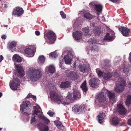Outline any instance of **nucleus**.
Segmentation results:
<instances>
[{
  "label": "nucleus",
  "mask_w": 131,
  "mask_h": 131,
  "mask_svg": "<svg viewBox=\"0 0 131 131\" xmlns=\"http://www.w3.org/2000/svg\"><path fill=\"white\" fill-rule=\"evenodd\" d=\"M106 91L107 95L109 97V98L110 99H114L115 97L114 93H112L107 90H106Z\"/></svg>",
  "instance_id": "33"
},
{
  "label": "nucleus",
  "mask_w": 131,
  "mask_h": 131,
  "mask_svg": "<svg viewBox=\"0 0 131 131\" xmlns=\"http://www.w3.org/2000/svg\"><path fill=\"white\" fill-rule=\"evenodd\" d=\"M66 97L67 98V99H69V100L71 101H72L74 100H75L74 99V98L73 95V96H72V95L71 94H69Z\"/></svg>",
  "instance_id": "40"
},
{
  "label": "nucleus",
  "mask_w": 131,
  "mask_h": 131,
  "mask_svg": "<svg viewBox=\"0 0 131 131\" xmlns=\"http://www.w3.org/2000/svg\"><path fill=\"white\" fill-rule=\"evenodd\" d=\"M35 34L37 36H39L40 35V32L39 31H36L35 32Z\"/></svg>",
  "instance_id": "50"
},
{
  "label": "nucleus",
  "mask_w": 131,
  "mask_h": 131,
  "mask_svg": "<svg viewBox=\"0 0 131 131\" xmlns=\"http://www.w3.org/2000/svg\"><path fill=\"white\" fill-rule=\"evenodd\" d=\"M72 34L73 37L77 41H79L82 38V32L81 31H77Z\"/></svg>",
  "instance_id": "14"
},
{
  "label": "nucleus",
  "mask_w": 131,
  "mask_h": 131,
  "mask_svg": "<svg viewBox=\"0 0 131 131\" xmlns=\"http://www.w3.org/2000/svg\"><path fill=\"white\" fill-rule=\"evenodd\" d=\"M61 68H62V65L61 64Z\"/></svg>",
  "instance_id": "64"
},
{
  "label": "nucleus",
  "mask_w": 131,
  "mask_h": 131,
  "mask_svg": "<svg viewBox=\"0 0 131 131\" xmlns=\"http://www.w3.org/2000/svg\"><path fill=\"white\" fill-rule=\"evenodd\" d=\"M70 82L68 81H66V88H68L70 86Z\"/></svg>",
  "instance_id": "46"
},
{
  "label": "nucleus",
  "mask_w": 131,
  "mask_h": 131,
  "mask_svg": "<svg viewBox=\"0 0 131 131\" xmlns=\"http://www.w3.org/2000/svg\"><path fill=\"white\" fill-rule=\"evenodd\" d=\"M121 119L117 117H113L110 121L111 124L114 126H117L119 124V122L121 121Z\"/></svg>",
  "instance_id": "15"
},
{
  "label": "nucleus",
  "mask_w": 131,
  "mask_h": 131,
  "mask_svg": "<svg viewBox=\"0 0 131 131\" xmlns=\"http://www.w3.org/2000/svg\"><path fill=\"white\" fill-rule=\"evenodd\" d=\"M89 83L90 87L96 88L100 83V80L96 78H92L89 81Z\"/></svg>",
  "instance_id": "7"
},
{
  "label": "nucleus",
  "mask_w": 131,
  "mask_h": 131,
  "mask_svg": "<svg viewBox=\"0 0 131 131\" xmlns=\"http://www.w3.org/2000/svg\"><path fill=\"white\" fill-rule=\"evenodd\" d=\"M16 42L14 41H12L11 42H9L8 44V47L9 49H12L15 47L16 46Z\"/></svg>",
  "instance_id": "34"
},
{
  "label": "nucleus",
  "mask_w": 131,
  "mask_h": 131,
  "mask_svg": "<svg viewBox=\"0 0 131 131\" xmlns=\"http://www.w3.org/2000/svg\"><path fill=\"white\" fill-rule=\"evenodd\" d=\"M128 86L131 89V82H129L128 83Z\"/></svg>",
  "instance_id": "56"
},
{
  "label": "nucleus",
  "mask_w": 131,
  "mask_h": 131,
  "mask_svg": "<svg viewBox=\"0 0 131 131\" xmlns=\"http://www.w3.org/2000/svg\"><path fill=\"white\" fill-rule=\"evenodd\" d=\"M47 114H48L50 116L52 117L53 115H54V113L51 111H50L47 113Z\"/></svg>",
  "instance_id": "45"
},
{
  "label": "nucleus",
  "mask_w": 131,
  "mask_h": 131,
  "mask_svg": "<svg viewBox=\"0 0 131 131\" xmlns=\"http://www.w3.org/2000/svg\"><path fill=\"white\" fill-rule=\"evenodd\" d=\"M120 81H117L116 86L114 87V91L117 93L122 92L124 90V87L126 85V82L123 78H120Z\"/></svg>",
  "instance_id": "2"
},
{
  "label": "nucleus",
  "mask_w": 131,
  "mask_h": 131,
  "mask_svg": "<svg viewBox=\"0 0 131 131\" xmlns=\"http://www.w3.org/2000/svg\"><path fill=\"white\" fill-rule=\"evenodd\" d=\"M76 63L75 62H74L73 63V69L75 70L76 69Z\"/></svg>",
  "instance_id": "52"
},
{
  "label": "nucleus",
  "mask_w": 131,
  "mask_h": 131,
  "mask_svg": "<svg viewBox=\"0 0 131 131\" xmlns=\"http://www.w3.org/2000/svg\"><path fill=\"white\" fill-rule=\"evenodd\" d=\"M2 95V92H0V98L1 97Z\"/></svg>",
  "instance_id": "60"
},
{
  "label": "nucleus",
  "mask_w": 131,
  "mask_h": 131,
  "mask_svg": "<svg viewBox=\"0 0 131 131\" xmlns=\"http://www.w3.org/2000/svg\"><path fill=\"white\" fill-rule=\"evenodd\" d=\"M96 71L99 77H101L102 76L103 77L104 73L101 71L99 70H97L96 69Z\"/></svg>",
  "instance_id": "39"
},
{
  "label": "nucleus",
  "mask_w": 131,
  "mask_h": 131,
  "mask_svg": "<svg viewBox=\"0 0 131 131\" xmlns=\"http://www.w3.org/2000/svg\"><path fill=\"white\" fill-rule=\"evenodd\" d=\"M60 13L63 18H66V15L64 13L63 11H60Z\"/></svg>",
  "instance_id": "44"
},
{
  "label": "nucleus",
  "mask_w": 131,
  "mask_h": 131,
  "mask_svg": "<svg viewBox=\"0 0 131 131\" xmlns=\"http://www.w3.org/2000/svg\"><path fill=\"white\" fill-rule=\"evenodd\" d=\"M46 37L51 43H53L56 39V36L55 33L51 31H49L46 34L44 37L45 39H46Z\"/></svg>",
  "instance_id": "4"
},
{
  "label": "nucleus",
  "mask_w": 131,
  "mask_h": 131,
  "mask_svg": "<svg viewBox=\"0 0 131 131\" xmlns=\"http://www.w3.org/2000/svg\"><path fill=\"white\" fill-rule=\"evenodd\" d=\"M105 116V115L104 113H102L99 114V115L97 116L99 122L101 124L102 123L104 122V118Z\"/></svg>",
  "instance_id": "22"
},
{
  "label": "nucleus",
  "mask_w": 131,
  "mask_h": 131,
  "mask_svg": "<svg viewBox=\"0 0 131 131\" xmlns=\"http://www.w3.org/2000/svg\"><path fill=\"white\" fill-rule=\"evenodd\" d=\"M89 27H86L83 28V31L84 32L88 33L89 31Z\"/></svg>",
  "instance_id": "42"
},
{
  "label": "nucleus",
  "mask_w": 131,
  "mask_h": 131,
  "mask_svg": "<svg viewBox=\"0 0 131 131\" xmlns=\"http://www.w3.org/2000/svg\"><path fill=\"white\" fill-rule=\"evenodd\" d=\"M99 102L101 103H105L106 101V97L104 93L101 92L97 96Z\"/></svg>",
  "instance_id": "12"
},
{
  "label": "nucleus",
  "mask_w": 131,
  "mask_h": 131,
  "mask_svg": "<svg viewBox=\"0 0 131 131\" xmlns=\"http://www.w3.org/2000/svg\"><path fill=\"white\" fill-rule=\"evenodd\" d=\"M51 99L56 102H61V98L60 96L57 94L55 91H52L50 93Z\"/></svg>",
  "instance_id": "11"
},
{
  "label": "nucleus",
  "mask_w": 131,
  "mask_h": 131,
  "mask_svg": "<svg viewBox=\"0 0 131 131\" xmlns=\"http://www.w3.org/2000/svg\"><path fill=\"white\" fill-rule=\"evenodd\" d=\"M63 60L65 62V63H66V55H65L64 57Z\"/></svg>",
  "instance_id": "58"
},
{
  "label": "nucleus",
  "mask_w": 131,
  "mask_h": 131,
  "mask_svg": "<svg viewBox=\"0 0 131 131\" xmlns=\"http://www.w3.org/2000/svg\"><path fill=\"white\" fill-rule=\"evenodd\" d=\"M13 58L17 62H21L22 61L20 57L17 54L14 55L13 56Z\"/></svg>",
  "instance_id": "32"
},
{
  "label": "nucleus",
  "mask_w": 131,
  "mask_h": 131,
  "mask_svg": "<svg viewBox=\"0 0 131 131\" xmlns=\"http://www.w3.org/2000/svg\"><path fill=\"white\" fill-rule=\"evenodd\" d=\"M127 124H128L131 126V118H130L127 121Z\"/></svg>",
  "instance_id": "48"
},
{
  "label": "nucleus",
  "mask_w": 131,
  "mask_h": 131,
  "mask_svg": "<svg viewBox=\"0 0 131 131\" xmlns=\"http://www.w3.org/2000/svg\"><path fill=\"white\" fill-rule=\"evenodd\" d=\"M37 126L40 131H48V127L42 123H40L37 125Z\"/></svg>",
  "instance_id": "19"
},
{
  "label": "nucleus",
  "mask_w": 131,
  "mask_h": 131,
  "mask_svg": "<svg viewBox=\"0 0 131 131\" xmlns=\"http://www.w3.org/2000/svg\"><path fill=\"white\" fill-rule=\"evenodd\" d=\"M34 111L32 115L34 116L31 117L30 122L31 123L35 122V116L38 115L40 112V110H41V107L38 105H37V106H34Z\"/></svg>",
  "instance_id": "6"
},
{
  "label": "nucleus",
  "mask_w": 131,
  "mask_h": 131,
  "mask_svg": "<svg viewBox=\"0 0 131 131\" xmlns=\"http://www.w3.org/2000/svg\"><path fill=\"white\" fill-rule=\"evenodd\" d=\"M24 11L23 9L20 7H17L14 9L12 12V14L14 15H16L17 16H21L24 13Z\"/></svg>",
  "instance_id": "9"
},
{
  "label": "nucleus",
  "mask_w": 131,
  "mask_h": 131,
  "mask_svg": "<svg viewBox=\"0 0 131 131\" xmlns=\"http://www.w3.org/2000/svg\"><path fill=\"white\" fill-rule=\"evenodd\" d=\"M109 0L113 3H119L120 0Z\"/></svg>",
  "instance_id": "47"
},
{
  "label": "nucleus",
  "mask_w": 131,
  "mask_h": 131,
  "mask_svg": "<svg viewBox=\"0 0 131 131\" xmlns=\"http://www.w3.org/2000/svg\"><path fill=\"white\" fill-rule=\"evenodd\" d=\"M4 7L5 8H7V5L6 4H4Z\"/></svg>",
  "instance_id": "59"
},
{
  "label": "nucleus",
  "mask_w": 131,
  "mask_h": 131,
  "mask_svg": "<svg viewBox=\"0 0 131 131\" xmlns=\"http://www.w3.org/2000/svg\"><path fill=\"white\" fill-rule=\"evenodd\" d=\"M60 86L61 88H63L66 87V82H62Z\"/></svg>",
  "instance_id": "43"
},
{
  "label": "nucleus",
  "mask_w": 131,
  "mask_h": 131,
  "mask_svg": "<svg viewBox=\"0 0 131 131\" xmlns=\"http://www.w3.org/2000/svg\"><path fill=\"white\" fill-rule=\"evenodd\" d=\"M30 104V102L27 101H24L22 104L20 105V110L22 113L26 115H29L30 113H27L25 112H27V110H29L28 106Z\"/></svg>",
  "instance_id": "3"
},
{
  "label": "nucleus",
  "mask_w": 131,
  "mask_h": 131,
  "mask_svg": "<svg viewBox=\"0 0 131 131\" xmlns=\"http://www.w3.org/2000/svg\"><path fill=\"white\" fill-rule=\"evenodd\" d=\"M48 70L50 73H53L55 72V68L52 65H50L48 67Z\"/></svg>",
  "instance_id": "35"
},
{
  "label": "nucleus",
  "mask_w": 131,
  "mask_h": 131,
  "mask_svg": "<svg viewBox=\"0 0 131 131\" xmlns=\"http://www.w3.org/2000/svg\"><path fill=\"white\" fill-rule=\"evenodd\" d=\"M15 69L17 72V74L20 78H21L24 75V72L23 68L19 65H15Z\"/></svg>",
  "instance_id": "10"
},
{
  "label": "nucleus",
  "mask_w": 131,
  "mask_h": 131,
  "mask_svg": "<svg viewBox=\"0 0 131 131\" xmlns=\"http://www.w3.org/2000/svg\"><path fill=\"white\" fill-rule=\"evenodd\" d=\"M27 76L31 80L36 81L41 77L40 71L33 68H30L27 71Z\"/></svg>",
  "instance_id": "1"
},
{
  "label": "nucleus",
  "mask_w": 131,
  "mask_h": 131,
  "mask_svg": "<svg viewBox=\"0 0 131 131\" xmlns=\"http://www.w3.org/2000/svg\"><path fill=\"white\" fill-rule=\"evenodd\" d=\"M2 128H0V130H2Z\"/></svg>",
  "instance_id": "63"
},
{
  "label": "nucleus",
  "mask_w": 131,
  "mask_h": 131,
  "mask_svg": "<svg viewBox=\"0 0 131 131\" xmlns=\"http://www.w3.org/2000/svg\"><path fill=\"white\" fill-rule=\"evenodd\" d=\"M32 99L34 100H36V96H35L32 95Z\"/></svg>",
  "instance_id": "55"
},
{
  "label": "nucleus",
  "mask_w": 131,
  "mask_h": 131,
  "mask_svg": "<svg viewBox=\"0 0 131 131\" xmlns=\"http://www.w3.org/2000/svg\"><path fill=\"white\" fill-rule=\"evenodd\" d=\"M24 51L25 54L29 55L30 57H33L35 52L34 50H32L29 48L26 49L24 50Z\"/></svg>",
  "instance_id": "20"
},
{
  "label": "nucleus",
  "mask_w": 131,
  "mask_h": 131,
  "mask_svg": "<svg viewBox=\"0 0 131 131\" xmlns=\"http://www.w3.org/2000/svg\"><path fill=\"white\" fill-rule=\"evenodd\" d=\"M112 74L108 71H106L104 73L103 78L105 80H108L111 78L112 76Z\"/></svg>",
  "instance_id": "23"
},
{
  "label": "nucleus",
  "mask_w": 131,
  "mask_h": 131,
  "mask_svg": "<svg viewBox=\"0 0 131 131\" xmlns=\"http://www.w3.org/2000/svg\"><path fill=\"white\" fill-rule=\"evenodd\" d=\"M73 94L74 99L75 100L77 98L79 99L81 97V94L78 90H74L73 93Z\"/></svg>",
  "instance_id": "25"
},
{
  "label": "nucleus",
  "mask_w": 131,
  "mask_h": 131,
  "mask_svg": "<svg viewBox=\"0 0 131 131\" xmlns=\"http://www.w3.org/2000/svg\"><path fill=\"white\" fill-rule=\"evenodd\" d=\"M124 72L126 73H128V71H125L124 70Z\"/></svg>",
  "instance_id": "62"
},
{
  "label": "nucleus",
  "mask_w": 131,
  "mask_h": 131,
  "mask_svg": "<svg viewBox=\"0 0 131 131\" xmlns=\"http://www.w3.org/2000/svg\"><path fill=\"white\" fill-rule=\"evenodd\" d=\"M113 36L110 35L109 33H107L104 37L105 40H107L110 41H112L113 40Z\"/></svg>",
  "instance_id": "29"
},
{
  "label": "nucleus",
  "mask_w": 131,
  "mask_h": 131,
  "mask_svg": "<svg viewBox=\"0 0 131 131\" xmlns=\"http://www.w3.org/2000/svg\"><path fill=\"white\" fill-rule=\"evenodd\" d=\"M49 57L51 58H56L58 57V55L57 54L56 52H51L49 55Z\"/></svg>",
  "instance_id": "36"
},
{
  "label": "nucleus",
  "mask_w": 131,
  "mask_h": 131,
  "mask_svg": "<svg viewBox=\"0 0 131 131\" xmlns=\"http://www.w3.org/2000/svg\"><path fill=\"white\" fill-rule=\"evenodd\" d=\"M84 107L81 105H76L73 106L72 110L74 113H77L81 111Z\"/></svg>",
  "instance_id": "17"
},
{
  "label": "nucleus",
  "mask_w": 131,
  "mask_h": 131,
  "mask_svg": "<svg viewBox=\"0 0 131 131\" xmlns=\"http://www.w3.org/2000/svg\"><path fill=\"white\" fill-rule=\"evenodd\" d=\"M73 56L71 54L66 55V64H70L71 61H72Z\"/></svg>",
  "instance_id": "24"
},
{
  "label": "nucleus",
  "mask_w": 131,
  "mask_h": 131,
  "mask_svg": "<svg viewBox=\"0 0 131 131\" xmlns=\"http://www.w3.org/2000/svg\"><path fill=\"white\" fill-rule=\"evenodd\" d=\"M3 58H4L2 55H1L0 56V63L3 60Z\"/></svg>",
  "instance_id": "53"
},
{
  "label": "nucleus",
  "mask_w": 131,
  "mask_h": 131,
  "mask_svg": "<svg viewBox=\"0 0 131 131\" xmlns=\"http://www.w3.org/2000/svg\"><path fill=\"white\" fill-rule=\"evenodd\" d=\"M32 95L31 94H29L26 97L28 98H30L32 97Z\"/></svg>",
  "instance_id": "51"
},
{
  "label": "nucleus",
  "mask_w": 131,
  "mask_h": 131,
  "mask_svg": "<svg viewBox=\"0 0 131 131\" xmlns=\"http://www.w3.org/2000/svg\"><path fill=\"white\" fill-rule=\"evenodd\" d=\"M93 31V33L96 35H99L101 32V28L97 27H95Z\"/></svg>",
  "instance_id": "28"
},
{
  "label": "nucleus",
  "mask_w": 131,
  "mask_h": 131,
  "mask_svg": "<svg viewBox=\"0 0 131 131\" xmlns=\"http://www.w3.org/2000/svg\"><path fill=\"white\" fill-rule=\"evenodd\" d=\"M3 26L5 27H8V25H4Z\"/></svg>",
  "instance_id": "61"
},
{
  "label": "nucleus",
  "mask_w": 131,
  "mask_h": 131,
  "mask_svg": "<svg viewBox=\"0 0 131 131\" xmlns=\"http://www.w3.org/2000/svg\"><path fill=\"white\" fill-rule=\"evenodd\" d=\"M116 111L121 115L125 114L126 113L124 107L122 104L120 103L117 104Z\"/></svg>",
  "instance_id": "13"
},
{
  "label": "nucleus",
  "mask_w": 131,
  "mask_h": 131,
  "mask_svg": "<svg viewBox=\"0 0 131 131\" xmlns=\"http://www.w3.org/2000/svg\"><path fill=\"white\" fill-rule=\"evenodd\" d=\"M83 15L84 17L90 20L93 17V15L90 14L88 11H85L83 13Z\"/></svg>",
  "instance_id": "26"
},
{
  "label": "nucleus",
  "mask_w": 131,
  "mask_h": 131,
  "mask_svg": "<svg viewBox=\"0 0 131 131\" xmlns=\"http://www.w3.org/2000/svg\"><path fill=\"white\" fill-rule=\"evenodd\" d=\"M89 5L93 6L94 9L97 12H100L102 11L103 7L102 5L96 4L92 2L90 3Z\"/></svg>",
  "instance_id": "18"
},
{
  "label": "nucleus",
  "mask_w": 131,
  "mask_h": 131,
  "mask_svg": "<svg viewBox=\"0 0 131 131\" xmlns=\"http://www.w3.org/2000/svg\"><path fill=\"white\" fill-rule=\"evenodd\" d=\"M125 104L127 106H129L131 104V95H128L125 101Z\"/></svg>",
  "instance_id": "31"
},
{
  "label": "nucleus",
  "mask_w": 131,
  "mask_h": 131,
  "mask_svg": "<svg viewBox=\"0 0 131 131\" xmlns=\"http://www.w3.org/2000/svg\"><path fill=\"white\" fill-rule=\"evenodd\" d=\"M6 36H5V35H2V36L1 37L2 39H6Z\"/></svg>",
  "instance_id": "54"
},
{
  "label": "nucleus",
  "mask_w": 131,
  "mask_h": 131,
  "mask_svg": "<svg viewBox=\"0 0 131 131\" xmlns=\"http://www.w3.org/2000/svg\"><path fill=\"white\" fill-rule=\"evenodd\" d=\"M125 123L123 122V123H122V124H121L119 125V126H122V125L124 126V125H125Z\"/></svg>",
  "instance_id": "57"
},
{
  "label": "nucleus",
  "mask_w": 131,
  "mask_h": 131,
  "mask_svg": "<svg viewBox=\"0 0 131 131\" xmlns=\"http://www.w3.org/2000/svg\"><path fill=\"white\" fill-rule=\"evenodd\" d=\"M80 71L83 73H86L90 70L89 66L86 65L80 64L79 66Z\"/></svg>",
  "instance_id": "16"
},
{
  "label": "nucleus",
  "mask_w": 131,
  "mask_h": 131,
  "mask_svg": "<svg viewBox=\"0 0 131 131\" xmlns=\"http://www.w3.org/2000/svg\"><path fill=\"white\" fill-rule=\"evenodd\" d=\"M67 76L72 80L77 79L78 78L77 73L74 71L70 72L68 74Z\"/></svg>",
  "instance_id": "21"
},
{
  "label": "nucleus",
  "mask_w": 131,
  "mask_h": 131,
  "mask_svg": "<svg viewBox=\"0 0 131 131\" xmlns=\"http://www.w3.org/2000/svg\"><path fill=\"white\" fill-rule=\"evenodd\" d=\"M114 76L115 77H116L117 79H118V81H120V78H122L119 77V76L117 72H115L114 74Z\"/></svg>",
  "instance_id": "41"
},
{
  "label": "nucleus",
  "mask_w": 131,
  "mask_h": 131,
  "mask_svg": "<svg viewBox=\"0 0 131 131\" xmlns=\"http://www.w3.org/2000/svg\"><path fill=\"white\" fill-rule=\"evenodd\" d=\"M54 124H55L56 126L58 128H61L63 126L60 122L58 121H55Z\"/></svg>",
  "instance_id": "38"
},
{
  "label": "nucleus",
  "mask_w": 131,
  "mask_h": 131,
  "mask_svg": "<svg viewBox=\"0 0 131 131\" xmlns=\"http://www.w3.org/2000/svg\"><path fill=\"white\" fill-rule=\"evenodd\" d=\"M118 29L122 35L125 37L127 36L130 31V29L127 27L121 26Z\"/></svg>",
  "instance_id": "8"
},
{
  "label": "nucleus",
  "mask_w": 131,
  "mask_h": 131,
  "mask_svg": "<svg viewBox=\"0 0 131 131\" xmlns=\"http://www.w3.org/2000/svg\"><path fill=\"white\" fill-rule=\"evenodd\" d=\"M81 88L83 91V92H86L88 91V88L86 85V80H85L81 85Z\"/></svg>",
  "instance_id": "27"
},
{
  "label": "nucleus",
  "mask_w": 131,
  "mask_h": 131,
  "mask_svg": "<svg viewBox=\"0 0 131 131\" xmlns=\"http://www.w3.org/2000/svg\"><path fill=\"white\" fill-rule=\"evenodd\" d=\"M39 117L40 118L42 119L43 122L46 124H48L50 122L49 120L44 116H41Z\"/></svg>",
  "instance_id": "37"
},
{
  "label": "nucleus",
  "mask_w": 131,
  "mask_h": 131,
  "mask_svg": "<svg viewBox=\"0 0 131 131\" xmlns=\"http://www.w3.org/2000/svg\"><path fill=\"white\" fill-rule=\"evenodd\" d=\"M12 82H10L9 86L10 88L13 90H16L18 86L20 85V80L18 78H16L13 79Z\"/></svg>",
  "instance_id": "5"
},
{
  "label": "nucleus",
  "mask_w": 131,
  "mask_h": 131,
  "mask_svg": "<svg viewBox=\"0 0 131 131\" xmlns=\"http://www.w3.org/2000/svg\"><path fill=\"white\" fill-rule=\"evenodd\" d=\"M45 58L43 55L40 56L38 58V62L39 64H43L45 61Z\"/></svg>",
  "instance_id": "30"
},
{
  "label": "nucleus",
  "mask_w": 131,
  "mask_h": 131,
  "mask_svg": "<svg viewBox=\"0 0 131 131\" xmlns=\"http://www.w3.org/2000/svg\"><path fill=\"white\" fill-rule=\"evenodd\" d=\"M130 62H131V52L129 53L128 58Z\"/></svg>",
  "instance_id": "49"
}]
</instances>
